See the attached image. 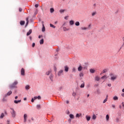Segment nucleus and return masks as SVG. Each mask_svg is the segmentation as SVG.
<instances>
[{"label": "nucleus", "instance_id": "20e7f679", "mask_svg": "<svg viewBox=\"0 0 124 124\" xmlns=\"http://www.w3.org/2000/svg\"><path fill=\"white\" fill-rule=\"evenodd\" d=\"M21 75H22L23 76H25V69L24 68H22L21 70Z\"/></svg>", "mask_w": 124, "mask_h": 124}, {"label": "nucleus", "instance_id": "1a4fd4ad", "mask_svg": "<svg viewBox=\"0 0 124 124\" xmlns=\"http://www.w3.org/2000/svg\"><path fill=\"white\" fill-rule=\"evenodd\" d=\"M107 78H108V77H107V76L106 75H105L101 77V79H105V80L107 79Z\"/></svg>", "mask_w": 124, "mask_h": 124}, {"label": "nucleus", "instance_id": "9b49d317", "mask_svg": "<svg viewBox=\"0 0 124 124\" xmlns=\"http://www.w3.org/2000/svg\"><path fill=\"white\" fill-rule=\"evenodd\" d=\"M69 23H70V25H71V26L74 25V21H73V20L70 21Z\"/></svg>", "mask_w": 124, "mask_h": 124}, {"label": "nucleus", "instance_id": "a211bd4d", "mask_svg": "<svg viewBox=\"0 0 124 124\" xmlns=\"http://www.w3.org/2000/svg\"><path fill=\"white\" fill-rule=\"evenodd\" d=\"M96 116L95 114H93V117H92V120H96Z\"/></svg>", "mask_w": 124, "mask_h": 124}, {"label": "nucleus", "instance_id": "bf43d9fd", "mask_svg": "<svg viewBox=\"0 0 124 124\" xmlns=\"http://www.w3.org/2000/svg\"><path fill=\"white\" fill-rule=\"evenodd\" d=\"M24 100H27V98H26V97L24 98Z\"/></svg>", "mask_w": 124, "mask_h": 124}, {"label": "nucleus", "instance_id": "5701e85b", "mask_svg": "<svg viewBox=\"0 0 124 124\" xmlns=\"http://www.w3.org/2000/svg\"><path fill=\"white\" fill-rule=\"evenodd\" d=\"M118 99H119V98L117 96L113 97V100H118Z\"/></svg>", "mask_w": 124, "mask_h": 124}, {"label": "nucleus", "instance_id": "393cba45", "mask_svg": "<svg viewBox=\"0 0 124 124\" xmlns=\"http://www.w3.org/2000/svg\"><path fill=\"white\" fill-rule=\"evenodd\" d=\"M49 78L51 81H53V75H50V76H49Z\"/></svg>", "mask_w": 124, "mask_h": 124}, {"label": "nucleus", "instance_id": "864d4df0", "mask_svg": "<svg viewBox=\"0 0 124 124\" xmlns=\"http://www.w3.org/2000/svg\"><path fill=\"white\" fill-rule=\"evenodd\" d=\"M108 87H111V85L110 83H109V84H108Z\"/></svg>", "mask_w": 124, "mask_h": 124}, {"label": "nucleus", "instance_id": "c9c22d12", "mask_svg": "<svg viewBox=\"0 0 124 124\" xmlns=\"http://www.w3.org/2000/svg\"><path fill=\"white\" fill-rule=\"evenodd\" d=\"M96 14V12H93L92 13V15L93 16H94Z\"/></svg>", "mask_w": 124, "mask_h": 124}, {"label": "nucleus", "instance_id": "a19ab883", "mask_svg": "<svg viewBox=\"0 0 124 124\" xmlns=\"http://www.w3.org/2000/svg\"><path fill=\"white\" fill-rule=\"evenodd\" d=\"M76 71V68H75V67H73L72 68V72H75Z\"/></svg>", "mask_w": 124, "mask_h": 124}, {"label": "nucleus", "instance_id": "4468645a", "mask_svg": "<svg viewBox=\"0 0 124 124\" xmlns=\"http://www.w3.org/2000/svg\"><path fill=\"white\" fill-rule=\"evenodd\" d=\"M20 24L21 26H24V25H25V21H21L20 22Z\"/></svg>", "mask_w": 124, "mask_h": 124}, {"label": "nucleus", "instance_id": "412c9836", "mask_svg": "<svg viewBox=\"0 0 124 124\" xmlns=\"http://www.w3.org/2000/svg\"><path fill=\"white\" fill-rule=\"evenodd\" d=\"M69 117L70 119H74V115L73 114H70Z\"/></svg>", "mask_w": 124, "mask_h": 124}, {"label": "nucleus", "instance_id": "0e129e2a", "mask_svg": "<svg viewBox=\"0 0 124 124\" xmlns=\"http://www.w3.org/2000/svg\"><path fill=\"white\" fill-rule=\"evenodd\" d=\"M89 96H90V94H87V97H89Z\"/></svg>", "mask_w": 124, "mask_h": 124}, {"label": "nucleus", "instance_id": "f03ea898", "mask_svg": "<svg viewBox=\"0 0 124 124\" xmlns=\"http://www.w3.org/2000/svg\"><path fill=\"white\" fill-rule=\"evenodd\" d=\"M18 84V81H15L12 84L10 85V88L14 89V88H16V85Z\"/></svg>", "mask_w": 124, "mask_h": 124}, {"label": "nucleus", "instance_id": "052dcab7", "mask_svg": "<svg viewBox=\"0 0 124 124\" xmlns=\"http://www.w3.org/2000/svg\"><path fill=\"white\" fill-rule=\"evenodd\" d=\"M93 6H96V4H95V3L94 4H93Z\"/></svg>", "mask_w": 124, "mask_h": 124}, {"label": "nucleus", "instance_id": "4be33fe9", "mask_svg": "<svg viewBox=\"0 0 124 124\" xmlns=\"http://www.w3.org/2000/svg\"><path fill=\"white\" fill-rule=\"evenodd\" d=\"M115 122H116V123H119V122H120V118L117 117L115 119Z\"/></svg>", "mask_w": 124, "mask_h": 124}, {"label": "nucleus", "instance_id": "de8ad7c7", "mask_svg": "<svg viewBox=\"0 0 124 124\" xmlns=\"http://www.w3.org/2000/svg\"><path fill=\"white\" fill-rule=\"evenodd\" d=\"M38 6H39V5L37 4L35 5V7H36V8H37V7H38Z\"/></svg>", "mask_w": 124, "mask_h": 124}, {"label": "nucleus", "instance_id": "2f4dec72", "mask_svg": "<svg viewBox=\"0 0 124 124\" xmlns=\"http://www.w3.org/2000/svg\"><path fill=\"white\" fill-rule=\"evenodd\" d=\"M26 90H30V85H26L25 87Z\"/></svg>", "mask_w": 124, "mask_h": 124}, {"label": "nucleus", "instance_id": "4d7b16f0", "mask_svg": "<svg viewBox=\"0 0 124 124\" xmlns=\"http://www.w3.org/2000/svg\"><path fill=\"white\" fill-rule=\"evenodd\" d=\"M121 95H122V96L124 97V93H123Z\"/></svg>", "mask_w": 124, "mask_h": 124}, {"label": "nucleus", "instance_id": "39448f33", "mask_svg": "<svg viewBox=\"0 0 124 124\" xmlns=\"http://www.w3.org/2000/svg\"><path fill=\"white\" fill-rule=\"evenodd\" d=\"M27 117H28V115H27V114H25L24 115V123H26V122H27Z\"/></svg>", "mask_w": 124, "mask_h": 124}, {"label": "nucleus", "instance_id": "423d86ee", "mask_svg": "<svg viewBox=\"0 0 124 124\" xmlns=\"http://www.w3.org/2000/svg\"><path fill=\"white\" fill-rule=\"evenodd\" d=\"M85 118L88 122L91 120V116L89 115H86Z\"/></svg>", "mask_w": 124, "mask_h": 124}, {"label": "nucleus", "instance_id": "72a5a7b5", "mask_svg": "<svg viewBox=\"0 0 124 124\" xmlns=\"http://www.w3.org/2000/svg\"><path fill=\"white\" fill-rule=\"evenodd\" d=\"M26 26H28V25H29V18H26Z\"/></svg>", "mask_w": 124, "mask_h": 124}, {"label": "nucleus", "instance_id": "f8f14e48", "mask_svg": "<svg viewBox=\"0 0 124 124\" xmlns=\"http://www.w3.org/2000/svg\"><path fill=\"white\" fill-rule=\"evenodd\" d=\"M63 30L64 31H69V29L67 28L66 27H63Z\"/></svg>", "mask_w": 124, "mask_h": 124}, {"label": "nucleus", "instance_id": "c756f323", "mask_svg": "<svg viewBox=\"0 0 124 124\" xmlns=\"http://www.w3.org/2000/svg\"><path fill=\"white\" fill-rule=\"evenodd\" d=\"M36 108H37V109H40L41 108L40 105H37L36 106Z\"/></svg>", "mask_w": 124, "mask_h": 124}, {"label": "nucleus", "instance_id": "13d9d810", "mask_svg": "<svg viewBox=\"0 0 124 124\" xmlns=\"http://www.w3.org/2000/svg\"><path fill=\"white\" fill-rule=\"evenodd\" d=\"M17 98H18V96H16L15 97V99H17Z\"/></svg>", "mask_w": 124, "mask_h": 124}, {"label": "nucleus", "instance_id": "f3484780", "mask_svg": "<svg viewBox=\"0 0 124 124\" xmlns=\"http://www.w3.org/2000/svg\"><path fill=\"white\" fill-rule=\"evenodd\" d=\"M90 72L91 73H94V72H95V70L91 69H90Z\"/></svg>", "mask_w": 124, "mask_h": 124}, {"label": "nucleus", "instance_id": "bb28decb", "mask_svg": "<svg viewBox=\"0 0 124 124\" xmlns=\"http://www.w3.org/2000/svg\"><path fill=\"white\" fill-rule=\"evenodd\" d=\"M65 11V10L64 9H61L60 10V13H63Z\"/></svg>", "mask_w": 124, "mask_h": 124}, {"label": "nucleus", "instance_id": "58836bf2", "mask_svg": "<svg viewBox=\"0 0 124 124\" xmlns=\"http://www.w3.org/2000/svg\"><path fill=\"white\" fill-rule=\"evenodd\" d=\"M73 96H74V97H75L76 95H77V93H76V92H74V93H73Z\"/></svg>", "mask_w": 124, "mask_h": 124}, {"label": "nucleus", "instance_id": "6e6552de", "mask_svg": "<svg viewBox=\"0 0 124 124\" xmlns=\"http://www.w3.org/2000/svg\"><path fill=\"white\" fill-rule=\"evenodd\" d=\"M64 69H65V71L66 72H68V69H69V68L67 66H66L64 67Z\"/></svg>", "mask_w": 124, "mask_h": 124}, {"label": "nucleus", "instance_id": "4c0bfd02", "mask_svg": "<svg viewBox=\"0 0 124 124\" xmlns=\"http://www.w3.org/2000/svg\"><path fill=\"white\" fill-rule=\"evenodd\" d=\"M4 117V114L1 113V116H0V119H2Z\"/></svg>", "mask_w": 124, "mask_h": 124}, {"label": "nucleus", "instance_id": "9d476101", "mask_svg": "<svg viewBox=\"0 0 124 124\" xmlns=\"http://www.w3.org/2000/svg\"><path fill=\"white\" fill-rule=\"evenodd\" d=\"M95 80L96 81H99L100 80V78H99V77H98V76L95 77Z\"/></svg>", "mask_w": 124, "mask_h": 124}, {"label": "nucleus", "instance_id": "f257e3e1", "mask_svg": "<svg viewBox=\"0 0 124 124\" xmlns=\"http://www.w3.org/2000/svg\"><path fill=\"white\" fill-rule=\"evenodd\" d=\"M110 80L111 81H115L116 79L118 78L116 75H115L114 74H110Z\"/></svg>", "mask_w": 124, "mask_h": 124}, {"label": "nucleus", "instance_id": "6ab92c4d", "mask_svg": "<svg viewBox=\"0 0 124 124\" xmlns=\"http://www.w3.org/2000/svg\"><path fill=\"white\" fill-rule=\"evenodd\" d=\"M14 102H15V103H16V104H18V103L21 102V100H18V101H17V100H15V101H14Z\"/></svg>", "mask_w": 124, "mask_h": 124}, {"label": "nucleus", "instance_id": "a878e982", "mask_svg": "<svg viewBox=\"0 0 124 124\" xmlns=\"http://www.w3.org/2000/svg\"><path fill=\"white\" fill-rule=\"evenodd\" d=\"M43 43H44V40L43 39L40 41V44L41 45L43 44Z\"/></svg>", "mask_w": 124, "mask_h": 124}, {"label": "nucleus", "instance_id": "79ce46f5", "mask_svg": "<svg viewBox=\"0 0 124 124\" xmlns=\"http://www.w3.org/2000/svg\"><path fill=\"white\" fill-rule=\"evenodd\" d=\"M84 87H85V84L84 83H82L80 85V88H84Z\"/></svg>", "mask_w": 124, "mask_h": 124}, {"label": "nucleus", "instance_id": "680f3d73", "mask_svg": "<svg viewBox=\"0 0 124 124\" xmlns=\"http://www.w3.org/2000/svg\"><path fill=\"white\" fill-rule=\"evenodd\" d=\"M122 105H123V107H124V102L122 103Z\"/></svg>", "mask_w": 124, "mask_h": 124}, {"label": "nucleus", "instance_id": "f704fd0d", "mask_svg": "<svg viewBox=\"0 0 124 124\" xmlns=\"http://www.w3.org/2000/svg\"><path fill=\"white\" fill-rule=\"evenodd\" d=\"M106 121H109V115L108 114L106 115Z\"/></svg>", "mask_w": 124, "mask_h": 124}, {"label": "nucleus", "instance_id": "49530a36", "mask_svg": "<svg viewBox=\"0 0 124 124\" xmlns=\"http://www.w3.org/2000/svg\"><path fill=\"white\" fill-rule=\"evenodd\" d=\"M22 10H23V9H22L21 8H19V12H22Z\"/></svg>", "mask_w": 124, "mask_h": 124}, {"label": "nucleus", "instance_id": "aec40b11", "mask_svg": "<svg viewBox=\"0 0 124 124\" xmlns=\"http://www.w3.org/2000/svg\"><path fill=\"white\" fill-rule=\"evenodd\" d=\"M81 113L80 114H78V113H77L76 115V118H80V117L81 116Z\"/></svg>", "mask_w": 124, "mask_h": 124}, {"label": "nucleus", "instance_id": "0eeeda50", "mask_svg": "<svg viewBox=\"0 0 124 124\" xmlns=\"http://www.w3.org/2000/svg\"><path fill=\"white\" fill-rule=\"evenodd\" d=\"M31 32H32V30H30L27 33V36H29V35H30L31 33Z\"/></svg>", "mask_w": 124, "mask_h": 124}, {"label": "nucleus", "instance_id": "ea45409f", "mask_svg": "<svg viewBox=\"0 0 124 124\" xmlns=\"http://www.w3.org/2000/svg\"><path fill=\"white\" fill-rule=\"evenodd\" d=\"M107 100H108V98H106L105 100L103 101V103H105L107 101Z\"/></svg>", "mask_w": 124, "mask_h": 124}, {"label": "nucleus", "instance_id": "8fccbe9b", "mask_svg": "<svg viewBox=\"0 0 124 124\" xmlns=\"http://www.w3.org/2000/svg\"><path fill=\"white\" fill-rule=\"evenodd\" d=\"M37 98H38V99H41V97L40 96H38L37 97Z\"/></svg>", "mask_w": 124, "mask_h": 124}, {"label": "nucleus", "instance_id": "6e6d98bb", "mask_svg": "<svg viewBox=\"0 0 124 124\" xmlns=\"http://www.w3.org/2000/svg\"><path fill=\"white\" fill-rule=\"evenodd\" d=\"M67 104H68L69 103V101H68V100L66 101Z\"/></svg>", "mask_w": 124, "mask_h": 124}, {"label": "nucleus", "instance_id": "e2e57ef3", "mask_svg": "<svg viewBox=\"0 0 124 124\" xmlns=\"http://www.w3.org/2000/svg\"><path fill=\"white\" fill-rule=\"evenodd\" d=\"M38 37L39 38H41V36L39 35Z\"/></svg>", "mask_w": 124, "mask_h": 124}, {"label": "nucleus", "instance_id": "69168bd1", "mask_svg": "<svg viewBox=\"0 0 124 124\" xmlns=\"http://www.w3.org/2000/svg\"><path fill=\"white\" fill-rule=\"evenodd\" d=\"M122 92H123V93H124V89H123L122 90Z\"/></svg>", "mask_w": 124, "mask_h": 124}, {"label": "nucleus", "instance_id": "774afa93", "mask_svg": "<svg viewBox=\"0 0 124 124\" xmlns=\"http://www.w3.org/2000/svg\"><path fill=\"white\" fill-rule=\"evenodd\" d=\"M64 18H65V19H67V17L66 16H65V17H64Z\"/></svg>", "mask_w": 124, "mask_h": 124}, {"label": "nucleus", "instance_id": "37998d69", "mask_svg": "<svg viewBox=\"0 0 124 124\" xmlns=\"http://www.w3.org/2000/svg\"><path fill=\"white\" fill-rule=\"evenodd\" d=\"M51 72V71H48L46 72V75H49L50 74V73Z\"/></svg>", "mask_w": 124, "mask_h": 124}, {"label": "nucleus", "instance_id": "b1692460", "mask_svg": "<svg viewBox=\"0 0 124 124\" xmlns=\"http://www.w3.org/2000/svg\"><path fill=\"white\" fill-rule=\"evenodd\" d=\"M12 93V91H9L7 93V95H10V94H11Z\"/></svg>", "mask_w": 124, "mask_h": 124}, {"label": "nucleus", "instance_id": "7c9ffc66", "mask_svg": "<svg viewBox=\"0 0 124 124\" xmlns=\"http://www.w3.org/2000/svg\"><path fill=\"white\" fill-rule=\"evenodd\" d=\"M106 72H107V69H105L103 70V71L102 72V73H106Z\"/></svg>", "mask_w": 124, "mask_h": 124}, {"label": "nucleus", "instance_id": "09e8293b", "mask_svg": "<svg viewBox=\"0 0 124 124\" xmlns=\"http://www.w3.org/2000/svg\"><path fill=\"white\" fill-rule=\"evenodd\" d=\"M34 46H35V43H32V47H34Z\"/></svg>", "mask_w": 124, "mask_h": 124}, {"label": "nucleus", "instance_id": "5fc2aeb1", "mask_svg": "<svg viewBox=\"0 0 124 124\" xmlns=\"http://www.w3.org/2000/svg\"><path fill=\"white\" fill-rule=\"evenodd\" d=\"M68 122H69V123H71V119H69L68 120Z\"/></svg>", "mask_w": 124, "mask_h": 124}, {"label": "nucleus", "instance_id": "338daca9", "mask_svg": "<svg viewBox=\"0 0 124 124\" xmlns=\"http://www.w3.org/2000/svg\"><path fill=\"white\" fill-rule=\"evenodd\" d=\"M120 109H122V106H120Z\"/></svg>", "mask_w": 124, "mask_h": 124}, {"label": "nucleus", "instance_id": "cd10ccee", "mask_svg": "<svg viewBox=\"0 0 124 124\" xmlns=\"http://www.w3.org/2000/svg\"><path fill=\"white\" fill-rule=\"evenodd\" d=\"M50 27H51V28H53V29H56V26L52 24H50Z\"/></svg>", "mask_w": 124, "mask_h": 124}, {"label": "nucleus", "instance_id": "dca6fc26", "mask_svg": "<svg viewBox=\"0 0 124 124\" xmlns=\"http://www.w3.org/2000/svg\"><path fill=\"white\" fill-rule=\"evenodd\" d=\"M75 25L76 26H77V27L80 26V22H79V21H77L76 23H75Z\"/></svg>", "mask_w": 124, "mask_h": 124}, {"label": "nucleus", "instance_id": "e433bc0d", "mask_svg": "<svg viewBox=\"0 0 124 124\" xmlns=\"http://www.w3.org/2000/svg\"><path fill=\"white\" fill-rule=\"evenodd\" d=\"M81 29L82 31H86V30H87L86 27H81Z\"/></svg>", "mask_w": 124, "mask_h": 124}, {"label": "nucleus", "instance_id": "c03bdc74", "mask_svg": "<svg viewBox=\"0 0 124 124\" xmlns=\"http://www.w3.org/2000/svg\"><path fill=\"white\" fill-rule=\"evenodd\" d=\"M79 76H80V77H83V76H84V74H83L82 73H80L79 74Z\"/></svg>", "mask_w": 124, "mask_h": 124}, {"label": "nucleus", "instance_id": "ddd939ff", "mask_svg": "<svg viewBox=\"0 0 124 124\" xmlns=\"http://www.w3.org/2000/svg\"><path fill=\"white\" fill-rule=\"evenodd\" d=\"M83 68V67H82V66H79L78 67V71H81L82 70V69Z\"/></svg>", "mask_w": 124, "mask_h": 124}, {"label": "nucleus", "instance_id": "a18cd8bd", "mask_svg": "<svg viewBox=\"0 0 124 124\" xmlns=\"http://www.w3.org/2000/svg\"><path fill=\"white\" fill-rule=\"evenodd\" d=\"M111 106L112 108H113V109H115V108H116V106L115 105H112Z\"/></svg>", "mask_w": 124, "mask_h": 124}, {"label": "nucleus", "instance_id": "2eb2a0df", "mask_svg": "<svg viewBox=\"0 0 124 124\" xmlns=\"http://www.w3.org/2000/svg\"><path fill=\"white\" fill-rule=\"evenodd\" d=\"M63 71L62 70H60L59 72H58V75L59 76H61V75H62V73Z\"/></svg>", "mask_w": 124, "mask_h": 124}, {"label": "nucleus", "instance_id": "c85d7f7f", "mask_svg": "<svg viewBox=\"0 0 124 124\" xmlns=\"http://www.w3.org/2000/svg\"><path fill=\"white\" fill-rule=\"evenodd\" d=\"M42 31H45V27L44 26V24H43V28L42 29Z\"/></svg>", "mask_w": 124, "mask_h": 124}, {"label": "nucleus", "instance_id": "603ef678", "mask_svg": "<svg viewBox=\"0 0 124 124\" xmlns=\"http://www.w3.org/2000/svg\"><path fill=\"white\" fill-rule=\"evenodd\" d=\"M31 102H33L34 101V100L33 99V98H32L31 100Z\"/></svg>", "mask_w": 124, "mask_h": 124}, {"label": "nucleus", "instance_id": "3c124183", "mask_svg": "<svg viewBox=\"0 0 124 124\" xmlns=\"http://www.w3.org/2000/svg\"><path fill=\"white\" fill-rule=\"evenodd\" d=\"M33 99L34 100H35V99H37V97L35 96V97H34V98Z\"/></svg>", "mask_w": 124, "mask_h": 124}, {"label": "nucleus", "instance_id": "7ed1b4c3", "mask_svg": "<svg viewBox=\"0 0 124 124\" xmlns=\"http://www.w3.org/2000/svg\"><path fill=\"white\" fill-rule=\"evenodd\" d=\"M12 111L11 112V114L12 115V117L13 118H15L16 117V111L13 108H11Z\"/></svg>", "mask_w": 124, "mask_h": 124}, {"label": "nucleus", "instance_id": "473e14b6", "mask_svg": "<svg viewBox=\"0 0 124 124\" xmlns=\"http://www.w3.org/2000/svg\"><path fill=\"white\" fill-rule=\"evenodd\" d=\"M54 11L55 10H54V8H50V13H53Z\"/></svg>", "mask_w": 124, "mask_h": 124}]
</instances>
